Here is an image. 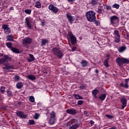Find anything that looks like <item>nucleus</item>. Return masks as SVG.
I'll return each mask as SVG.
<instances>
[{"instance_id": "obj_7", "label": "nucleus", "mask_w": 129, "mask_h": 129, "mask_svg": "<svg viewBox=\"0 0 129 129\" xmlns=\"http://www.w3.org/2000/svg\"><path fill=\"white\" fill-rule=\"evenodd\" d=\"M33 40L32 38H30L29 37H26L23 39L22 43L24 45V46H27V45H30L31 43H32Z\"/></svg>"}, {"instance_id": "obj_1", "label": "nucleus", "mask_w": 129, "mask_h": 129, "mask_svg": "<svg viewBox=\"0 0 129 129\" xmlns=\"http://www.w3.org/2000/svg\"><path fill=\"white\" fill-rule=\"evenodd\" d=\"M68 126H69V129H77L79 127V124L77 119H73L71 120L67 123Z\"/></svg>"}, {"instance_id": "obj_26", "label": "nucleus", "mask_w": 129, "mask_h": 129, "mask_svg": "<svg viewBox=\"0 0 129 129\" xmlns=\"http://www.w3.org/2000/svg\"><path fill=\"white\" fill-rule=\"evenodd\" d=\"M55 121H56V119L54 118H50L49 120V124H54L55 123Z\"/></svg>"}, {"instance_id": "obj_40", "label": "nucleus", "mask_w": 129, "mask_h": 129, "mask_svg": "<svg viewBox=\"0 0 129 129\" xmlns=\"http://www.w3.org/2000/svg\"><path fill=\"white\" fill-rule=\"evenodd\" d=\"M96 26H99L100 25V22L99 21L96 20V19H95V21H93Z\"/></svg>"}, {"instance_id": "obj_51", "label": "nucleus", "mask_w": 129, "mask_h": 129, "mask_svg": "<svg viewBox=\"0 0 129 129\" xmlns=\"http://www.w3.org/2000/svg\"><path fill=\"white\" fill-rule=\"evenodd\" d=\"M90 124H91V125H93V124H94V121H93V120H91L90 121Z\"/></svg>"}, {"instance_id": "obj_59", "label": "nucleus", "mask_w": 129, "mask_h": 129, "mask_svg": "<svg viewBox=\"0 0 129 129\" xmlns=\"http://www.w3.org/2000/svg\"><path fill=\"white\" fill-rule=\"evenodd\" d=\"M22 101H19L18 102V104H19V105H21V104H22Z\"/></svg>"}, {"instance_id": "obj_31", "label": "nucleus", "mask_w": 129, "mask_h": 129, "mask_svg": "<svg viewBox=\"0 0 129 129\" xmlns=\"http://www.w3.org/2000/svg\"><path fill=\"white\" fill-rule=\"evenodd\" d=\"M120 86L121 87H123V88H128V84L126 83L125 84H123L122 83H121L120 84Z\"/></svg>"}, {"instance_id": "obj_22", "label": "nucleus", "mask_w": 129, "mask_h": 129, "mask_svg": "<svg viewBox=\"0 0 129 129\" xmlns=\"http://www.w3.org/2000/svg\"><path fill=\"white\" fill-rule=\"evenodd\" d=\"M68 20H69V22L70 24H72L73 22L75 21V18L73 17H67Z\"/></svg>"}, {"instance_id": "obj_27", "label": "nucleus", "mask_w": 129, "mask_h": 129, "mask_svg": "<svg viewBox=\"0 0 129 129\" xmlns=\"http://www.w3.org/2000/svg\"><path fill=\"white\" fill-rule=\"evenodd\" d=\"M73 95L76 99H83V97L78 94H74Z\"/></svg>"}, {"instance_id": "obj_3", "label": "nucleus", "mask_w": 129, "mask_h": 129, "mask_svg": "<svg viewBox=\"0 0 129 129\" xmlns=\"http://www.w3.org/2000/svg\"><path fill=\"white\" fill-rule=\"evenodd\" d=\"M116 62L119 67H122L123 64H128L129 59L123 57H118L116 59Z\"/></svg>"}, {"instance_id": "obj_2", "label": "nucleus", "mask_w": 129, "mask_h": 129, "mask_svg": "<svg viewBox=\"0 0 129 129\" xmlns=\"http://www.w3.org/2000/svg\"><path fill=\"white\" fill-rule=\"evenodd\" d=\"M52 52L53 55H54V56H56V57H57L58 59H62V57L64 55L63 54V52L61 51L60 48L58 47H53L52 49Z\"/></svg>"}, {"instance_id": "obj_60", "label": "nucleus", "mask_w": 129, "mask_h": 129, "mask_svg": "<svg viewBox=\"0 0 129 129\" xmlns=\"http://www.w3.org/2000/svg\"><path fill=\"white\" fill-rule=\"evenodd\" d=\"M95 73H96V74H97L98 73V72H99L98 70H96L95 71Z\"/></svg>"}, {"instance_id": "obj_35", "label": "nucleus", "mask_w": 129, "mask_h": 129, "mask_svg": "<svg viewBox=\"0 0 129 129\" xmlns=\"http://www.w3.org/2000/svg\"><path fill=\"white\" fill-rule=\"evenodd\" d=\"M47 42H48V40L47 39H42L41 45H42V46H45V45L47 44Z\"/></svg>"}, {"instance_id": "obj_32", "label": "nucleus", "mask_w": 129, "mask_h": 129, "mask_svg": "<svg viewBox=\"0 0 129 129\" xmlns=\"http://www.w3.org/2000/svg\"><path fill=\"white\" fill-rule=\"evenodd\" d=\"M12 94L13 92H12V90H11L10 89H8L7 90V95L8 97H11Z\"/></svg>"}, {"instance_id": "obj_12", "label": "nucleus", "mask_w": 129, "mask_h": 129, "mask_svg": "<svg viewBox=\"0 0 129 129\" xmlns=\"http://www.w3.org/2000/svg\"><path fill=\"white\" fill-rule=\"evenodd\" d=\"M121 103H122L121 109H123L125 106H126V103L127 102V100L126 99L124 98H121L120 99Z\"/></svg>"}, {"instance_id": "obj_20", "label": "nucleus", "mask_w": 129, "mask_h": 129, "mask_svg": "<svg viewBox=\"0 0 129 129\" xmlns=\"http://www.w3.org/2000/svg\"><path fill=\"white\" fill-rule=\"evenodd\" d=\"M125 50H126V46H122L119 48L118 51L119 53H122V52H124Z\"/></svg>"}, {"instance_id": "obj_55", "label": "nucleus", "mask_w": 129, "mask_h": 129, "mask_svg": "<svg viewBox=\"0 0 129 129\" xmlns=\"http://www.w3.org/2000/svg\"><path fill=\"white\" fill-rule=\"evenodd\" d=\"M72 50L73 51V52H74V51H76V47H73L72 48Z\"/></svg>"}, {"instance_id": "obj_42", "label": "nucleus", "mask_w": 129, "mask_h": 129, "mask_svg": "<svg viewBox=\"0 0 129 129\" xmlns=\"http://www.w3.org/2000/svg\"><path fill=\"white\" fill-rule=\"evenodd\" d=\"M5 89H6V88H5V87L4 86H2L0 89V91L2 93H5Z\"/></svg>"}, {"instance_id": "obj_13", "label": "nucleus", "mask_w": 129, "mask_h": 129, "mask_svg": "<svg viewBox=\"0 0 129 129\" xmlns=\"http://www.w3.org/2000/svg\"><path fill=\"white\" fill-rule=\"evenodd\" d=\"M66 112L69 114H72L73 115H74V114H76V113H77V111L76 109L73 108L71 109H67L66 110Z\"/></svg>"}, {"instance_id": "obj_50", "label": "nucleus", "mask_w": 129, "mask_h": 129, "mask_svg": "<svg viewBox=\"0 0 129 129\" xmlns=\"http://www.w3.org/2000/svg\"><path fill=\"white\" fill-rule=\"evenodd\" d=\"M84 113L86 116H89V113L87 111H84Z\"/></svg>"}, {"instance_id": "obj_14", "label": "nucleus", "mask_w": 129, "mask_h": 129, "mask_svg": "<svg viewBox=\"0 0 129 129\" xmlns=\"http://www.w3.org/2000/svg\"><path fill=\"white\" fill-rule=\"evenodd\" d=\"M25 23L28 29H29V30H31L32 29V24H31V21H30V19H29V18H26L25 19Z\"/></svg>"}, {"instance_id": "obj_58", "label": "nucleus", "mask_w": 129, "mask_h": 129, "mask_svg": "<svg viewBox=\"0 0 129 129\" xmlns=\"http://www.w3.org/2000/svg\"><path fill=\"white\" fill-rule=\"evenodd\" d=\"M128 81H129L128 79H127L125 80V82H126V84H127V83H128Z\"/></svg>"}, {"instance_id": "obj_19", "label": "nucleus", "mask_w": 129, "mask_h": 129, "mask_svg": "<svg viewBox=\"0 0 129 129\" xmlns=\"http://www.w3.org/2000/svg\"><path fill=\"white\" fill-rule=\"evenodd\" d=\"M92 94L94 95L95 98H97V94L99 93V90L97 89H94L92 92Z\"/></svg>"}, {"instance_id": "obj_38", "label": "nucleus", "mask_w": 129, "mask_h": 129, "mask_svg": "<svg viewBox=\"0 0 129 129\" xmlns=\"http://www.w3.org/2000/svg\"><path fill=\"white\" fill-rule=\"evenodd\" d=\"M91 5L92 6H95L96 5H98L97 0H91Z\"/></svg>"}, {"instance_id": "obj_30", "label": "nucleus", "mask_w": 129, "mask_h": 129, "mask_svg": "<svg viewBox=\"0 0 129 129\" xmlns=\"http://www.w3.org/2000/svg\"><path fill=\"white\" fill-rule=\"evenodd\" d=\"M15 67L13 65H10V66H7L6 67L3 68V70H5V69H14Z\"/></svg>"}, {"instance_id": "obj_64", "label": "nucleus", "mask_w": 129, "mask_h": 129, "mask_svg": "<svg viewBox=\"0 0 129 129\" xmlns=\"http://www.w3.org/2000/svg\"><path fill=\"white\" fill-rule=\"evenodd\" d=\"M67 17H72V16L67 15Z\"/></svg>"}, {"instance_id": "obj_17", "label": "nucleus", "mask_w": 129, "mask_h": 129, "mask_svg": "<svg viewBox=\"0 0 129 129\" xmlns=\"http://www.w3.org/2000/svg\"><path fill=\"white\" fill-rule=\"evenodd\" d=\"M29 57L27 58V61L28 62H34L35 61V57H34V55L32 54H29Z\"/></svg>"}, {"instance_id": "obj_11", "label": "nucleus", "mask_w": 129, "mask_h": 129, "mask_svg": "<svg viewBox=\"0 0 129 129\" xmlns=\"http://www.w3.org/2000/svg\"><path fill=\"white\" fill-rule=\"evenodd\" d=\"M110 24L114 25L116 23H118V17H111L110 19Z\"/></svg>"}, {"instance_id": "obj_52", "label": "nucleus", "mask_w": 129, "mask_h": 129, "mask_svg": "<svg viewBox=\"0 0 129 129\" xmlns=\"http://www.w3.org/2000/svg\"><path fill=\"white\" fill-rule=\"evenodd\" d=\"M98 14H101V13H102V11H101V9H98Z\"/></svg>"}, {"instance_id": "obj_43", "label": "nucleus", "mask_w": 129, "mask_h": 129, "mask_svg": "<svg viewBox=\"0 0 129 129\" xmlns=\"http://www.w3.org/2000/svg\"><path fill=\"white\" fill-rule=\"evenodd\" d=\"M14 79L15 81H19V80H20V77L18 75H15L14 77Z\"/></svg>"}, {"instance_id": "obj_33", "label": "nucleus", "mask_w": 129, "mask_h": 129, "mask_svg": "<svg viewBox=\"0 0 129 129\" xmlns=\"http://www.w3.org/2000/svg\"><path fill=\"white\" fill-rule=\"evenodd\" d=\"M12 42L6 43V46L7 47H8V48H9V49H10V50H11L12 48H13V47L12 46Z\"/></svg>"}, {"instance_id": "obj_45", "label": "nucleus", "mask_w": 129, "mask_h": 129, "mask_svg": "<svg viewBox=\"0 0 129 129\" xmlns=\"http://www.w3.org/2000/svg\"><path fill=\"white\" fill-rule=\"evenodd\" d=\"M113 8H115V9H119V5L115 4L113 5Z\"/></svg>"}, {"instance_id": "obj_5", "label": "nucleus", "mask_w": 129, "mask_h": 129, "mask_svg": "<svg viewBox=\"0 0 129 129\" xmlns=\"http://www.w3.org/2000/svg\"><path fill=\"white\" fill-rule=\"evenodd\" d=\"M69 36L70 37V38L71 39V42L72 45H75L76 43H77V39H76V37L72 33V32L70 31L69 32Z\"/></svg>"}, {"instance_id": "obj_61", "label": "nucleus", "mask_w": 129, "mask_h": 129, "mask_svg": "<svg viewBox=\"0 0 129 129\" xmlns=\"http://www.w3.org/2000/svg\"><path fill=\"white\" fill-rule=\"evenodd\" d=\"M4 66H6V67H7L8 66V63H5Z\"/></svg>"}, {"instance_id": "obj_4", "label": "nucleus", "mask_w": 129, "mask_h": 129, "mask_svg": "<svg viewBox=\"0 0 129 129\" xmlns=\"http://www.w3.org/2000/svg\"><path fill=\"white\" fill-rule=\"evenodd\" d=\"M0 57H3L0 58V64H2L5 62H9V61H11V60H12V57H10L8 54L0 53Z\"/></svg>"}, {"instance_id": "obj_15", "label": "nucleus", "mask_w": 129, "mask_h": 129, "mask_svg": "<svg viewBox=\"0 0 129 129\" xmlns=\"http://www.w3.org/2000/svg\"><path fill=\"white\" fill-rule=\"evenodd\" d=\"M81 64L83 68H85V67H87L88 66V61L83 59L81 61Z\"/></svg>"}, {"instance_id": "obj_29", "label": "nucleus", "mask_w": 129, "mask_h": 129, "mask_svg": "<svg viewBox=\"0 0 129 129\" xmlns=\"http://www.w3.org/2000/svg\"><path fill=\"white\" fill-rule=\"evenodd\" d=\"M23 86V83L19 82L16 84V87L18 89H21Z\"/></svg>"}, {"instance_id": "obj_8", "label": "nucleus", "mask_w": 129, "mask_h": 129, "mask_svg": "<svg viewBox=\"0 0 129 129\" xmlns=\"http://www.w3.org/2000/svg\"><path fill=\"white\" fill-rule=\"evenodd\" d=\"M16 115H17L18 117H20V118L26 119L28 117V116L26 114H24L23 111H17Z\"/></svg>"}, {"instance_id": "obj_9", "label": "nucleus", "mask_w": 129, "mask_h": 129, "mask_svg": "<svg viewBox=\"0 0 129 129\" xmlns=\"http://www.w3.org/2000/svg\"><path fill=\"white\" fill-rule=\"evenodd\" d=\"M2 28L4 30V32L6 34H11V29H10L8 25L4 24L2 26Z\"/></svg>"}, {"instance_id": "obj_44", "label": "nucleus", "mask_w": 129, "mask_h": 129, "mask_svg": "<svg viewBox=\"0 0 129 129\" xmlns=\"http://www.w3.org/2000/svg\"><path fill=\"white\" fill-rule=\"evenodd\" d=\"M29 124L30 125L35 124V120H29Z\"/></svg>"}, {"instance_id": "obj_46", "label": "nucleus", "mask_w": 129, "mask_h": 129, "mask_svg": "<svg viewBox=\"0 0 129 129\" xmlns=\"http://www.w3.org/2000/svg\"><path fill=\"white\" fill-rule=\"evenodd\" d=\"M78 105H82L83 104V101L79 100L77 102Z\"/></svg>"}, {"instance_id": "obj_47", "label": "nucleus", "mask_w": 129, "mask_h": 129, "mask_svg": "<svg viewBox=\"0 0 129 129\" xmlns=\"http://www.w3.org/2000/svg\"><path fill=\"white\" fill-rule=\"evenodd\" d=\"M39 116H40V114L36 113L34 115V118H35V119H38L39 118Z\"/></svg>"}, {"instance_id": "obj_54", "label": "nucleus", "mask_w": 129, "mask_h": 129, "mask_svg": "<svg viewBox=\"0 0 129 129\" xmlns=\"http://www.w3.org/2000/svg\"><path fill=\"white\" fill-rule=\"evenodd\" d=\"M5 70H4V72H5L6 73H9V69H5Z\"/></svg>"}, {"instance_id": "obj_24", "label": "nucleus", "mask_w": 129, "mask_h": 129, "mask_svg": "<svg viewBox=\"0 0 129 129\" xmlns=\"http://www.w3.org/2000/svg\"><path fill=\"white\" fill-rule=\"evenodd\" d=\"M87 19L89 22H94L96 17H87Z\"/></svg>"}, {"instance_id": "obj_39", "label": "nucleus", "mask_w": 129, "mask_h": 129, "mask_svg": "<svg viewBox=\"0 0 129 129\" xmlns=\"http://www.w3.org/2000/svg\"><path fill=\"white\" fill-rule=\"evenodd\" d=\"M104 65L105 67H109V65L108 64V60H105L104 61Z\"/></svg>"}, {"instance_id": "obj_28", "label": "nucleus", "mask_w": 129, "mask_h": 129, "mask_svg": "<svg viewBox=\"0 0 129 129\" xmlns=\"http://www.w3.org/2000/svg\"><path fill=\"white\" fill-rule=\"evenodd\" d=\"M50 118H55L56 119V113H55V112L54 111H52L50 113Z\"/></svg>"}, {"instance_id": "obj_34", "label": "nucleus", "mask_w": 129, "mask_h": 129, "mask_svg": "<svg viewBox=\"0 0 129 129\" xmlns=\"http://www.w3.org/2000/svg\"><path fill=\"white\" fill-rule=\"evenodd\" d=\"M35 7L37 8V9L41 8V3L39 1H37L35 4Z\"/></svg>"}, {"instance_id": "obj_6", "label": "nucleus", "mask_w": 129, "mask_h": 129, "mask_svg": "<svg viewBox=\"0 0 129 129\" xmlns=\"http://www.w3.org/2000/svg\"><path fill=\"white\" fill-rule=\"evenodd\" d=\"M114 36H115L116 43H119L120 42V35H119V32L118 30H115L114 31Z\"/></svg>"}, {"instance_id": "obj_41", "label": "nucleus", "mask_w": 129, "mask_h": 129, "mask_svg": "<svg viewBox=\"0 0 129 129\" xmlns=\"http://www.w3.org/2000/svg\"><path fill=\"white\" fill-rule=\"evenodd\" d=\"M80 89H82V90H84V89H86V84H84V85H82L80 86Z\"/></svg>"}, {"instance_id": "obj_57", "label": "nucleus", "mask_w": 129, "mask_h": 129, "mask_svg": "<svg viewBox=\"0 0 129 129\" xmlns=\"http://www.w3.org/2000/svg\"><path fill=\"white\" fill-rule=\"evenodd\" d=\"M126 39H127V40H129V34L128 33H126Z\"/></svg>"}, {"instance_id": "obj_10", "label": "nucleus", "mask_w": 129, "mask_h": 129, "mask_svg": "<svg viewBox=\"0 0 129 129\" xmlns=\"http://www.w3.org/2000/svg\"><path fill=\"white\" fill-rule=\"evenodd\" d=\"M48 9L50 10V11H52L54 14H57V13H58V8H57L52 4H51L49 6Z\"/></svg>"}, {"instance_id": "obj_37", "label": "nucleus", "mask_w": 129, "mask_h": 129, "mask_svg": "<svg viewBox=\"0 0 129 129\" xmlns=\"http://www.w3.org/2000/svg\"><path fill=\"white\" fill-rule=\"evenodd\" d=\"M29 100L30 102H35V98L33 96H31L29 97Z\"/></svg>"}, {"instance_id": "obj_16", "label": "nucleus", "mask_w": 129, "mask_h": 129, "mask_svg": "<svg viewBox=\"0 0 129 129\" xmlns=\"http://www.w3.org/2000/svg\"><path fill=\"white\" fill-rule=\"evenodd\" d=\"M86 17H95V13L93 11H90L86 13Z\"/></svg>"}, {"instance_id": "obj_23", "label": "nucleus", "mask_w": 129, "mask_h": 129, "mask_svg": "<svg viewBox=\"0 0 129 129\" xmlns=\"http://www.w3.org/2000/svg\"><path fill=\"white\" fill-rule=\"evenodd\" d=\"M11 50L13 53H16L17 54H20V50H19V49H18L16 47H13L11 48Z\"/></svg>"}, {"instance_id": "obj_18", "label": "nucleus", "mask_w": 129, "mask_h": 129, "mask_svg": "<svg viewBox=\"0 0 129 129\" xmlns=\"http://www.w3.org/2000/svg\"><path fill=\"white\" fill-rule=\"evenodd\" d=\"M27 79H29V80H31V81H34V80H36V78L35 75H29L27 76Z\"/></svg>"}, {"instance_id": "obj_63", "label": "nucleus", "mask_w": 129, "mask_h": 129, "mask_svg": "<svg viewBox=\"0 0 129 129\" xmlns=\"http://www.w3.org/2000/svg\"><path fill=\"white\" fill-rule=\"evenodd\" d=\"M10 9H11L12 10H14V7H11Z\"/></svg>"}, {"instance_id": "obj_21", "label": "nucleus", "mask_w": 129, "mask_h": 129, "mask_svg": "<svg viewBox=\"0 0 129 129\" xmlns=\"http://www.w3.org/2000/svg\"><path fill=\"white\" fill-rule=\"evenodd\" d=\"M7 41H9V42H11L12 41H14V37L13 36V35H9L6 37Z\"/></svg>"}, {"instance_id": "obj_56", "label": "nucleus", "mask_w": 129, "mask_h": 129, "mask_svg": "<svg viewBox=\"0 0 129 129\" xmlns=\"http://www.w3.org/2000/svg\"><path fill=\"white\" fill-rule=\"evenodd\" d=\"M69 3H74L75 2V0H67Z\"/></svg>"}, {"instance_id": "obj_25", "label": "nucleus", "mask_w": 129, "mask_h": 129, "mask_svg": "<svg viewBox=\"0 0 129 129\" xmlns=\"http://www.w3.org/2000/svg\"><path fill=\"white\" fill-rule=\"evenodd\" d=\"M99 98L102 101H103L106 98V94H103L99 96Z\"/></svg>"}, {"instance_id": "obj_49", "label": "nucleus", "mask_w": 129, "mask_h": 129, "mask_svg": "<svg viewBox=\"0 0 129 129\" xmlns=\"http://www.w3.org/2000/svg\"><path fill=\"white\" fill-rule=\"evenodd\" d=\"M106 117H108V118H113V116L111 115H108V114H106L105 115Z\"/></svg>"}, {"instance_id": "obj_36", "label": "nucleus", "mask_w": 129, "mask_h": 129, "mask_svg": "<svg viewBox=\"0 0 129 129\" xmlns=\"http://www.w3.org/2000/svg\"><path fill=\"white\" fill-rule=\"evenodd\" d=\"M39 20L41 22V26H44L46 25V22H45V20H42L39 18Z\"/></svg>"}, {"instance_id": "obj_53", "label": "nucleus", "mask_w": 129, "mask_h": 129, "mask_svg": "<svg viewBox=\"0 0 129 129\" xmlns=\"http://www.w3.org/2000/svg\"><path fill=\"white\" fill-rule=\"evenodd\" d=\"M106 9L107 10H111V7L109 6H106Z\"/></svg>"}, {"instance_id": "obj_48", "label": "nucleus", "mask_w": 129, "mask_h": 129, "mask_svg": "<svg viewBox=\"0 0 129 129\" xmlns=\"http://www.w3.org/2000/svg\"><path fill=\"white\" fill-rule=\"evenodd\" d=\"M31 10H25V12L26 14H28V15H30L31 14Z\"/></svg>"}, {"instance_id": "obj_62", "label": "nucleus", "mask_w": 129, "mask_h": 129, "mask_svg": "<svg viewBox=\"0 0 129 129\" xmlns=\"http://www.w3.org/2000/svg\"><path fill=\"white\" fill-rule=\"evenodd\" d=\"M8 72H13V71L9 70Z\"/></svg>"}]
</instances>
